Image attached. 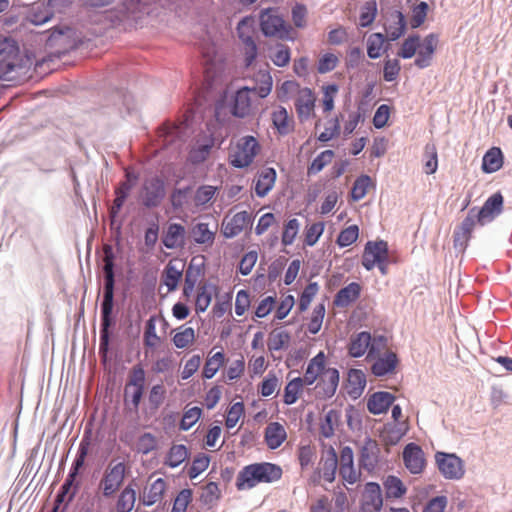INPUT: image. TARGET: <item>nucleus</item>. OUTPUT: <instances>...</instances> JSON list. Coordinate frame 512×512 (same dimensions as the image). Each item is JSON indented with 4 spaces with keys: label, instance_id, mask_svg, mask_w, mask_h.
<instances>
[{
    "label": "nucleus",
    "instance_id": "1",
    "mask_svg": "<svg viewBox=\"0 0 512 512\" xmlns=\"http://www.w3.org/2000/svg\"><path fill=\"white\" fill-rule=\"evenodd\" d=\"M104 296L101 305L102 323L100 330V350L106 351L109 343V327L111 325V314L113 310V295H114V253L110 245H104Z\"/></svg>",
    "mask_w": 512,
    "mask_h": 512
},
{
    "label": "nucleus",
    "instance_id": "2",
    "mask_svg": "<svg viewBox=\"0 0 512 512\" xmlns=\"http://www.w3.org/2000/svg\"><path fill=\"white\" fill-rule=\"evenodd\" d=\"M256 95L250 87L240 88L235 96L233 104L219 101L214 109L215 121L218 125H231L233 119L243 118L250 113L253 96Z\"/></svg>",
    "mask_w": 512,
    "mask_h": 512
},
{
    "label": "nucleus",
    "instance_id": "3",
    "mask_svg": "<svg viewBox=\"0 0 512 512\" xmlns=\"http://www.w3.org/2000/svg\"><path fill=\"white\" fill-rule=\"evenodd\" d=\"M280 466L269 463H253L243 467L237 475L236 487L238 490L251 489L260 483H272L282 477Z\"/></svg>",
    "mask_w": 512,
    "mask_h": 512
},
{
    "label": "nucleus",
    "instance_id": "4",
    "mask_svg": "<svg viewBox=\"0 0 512 512\" xmlns=\"http://www.w3.org/2000/svg\"><path fill=\"white\" fill-rule=\"evenodd\" d=\"M259 24L262 33L266 37L279 40H294V29L284 19L279 8L270 7L263 9L259 15Z\"/></svg>",
    "mask_w": 512,
    "mask_h": 512
},
{
    "label": "nucleus",
    "instance_id": "5",
    "mask_svg": "<svg viewBox=\"0 0 512 512\" xmlns=\"http://www.w3.org/2000/svg\"><path fill=\"white\" fill-rule=\"evenodd\" d=\"M23 69L19 48L8 39L0 40V79L15 80Z\"/></svg>",
    "mask_w": 512,
    "mask_h": 512
},
{
    "label": "nucleus",
    "instance_id": "6",
    "mask_svg": "<svg viewBox=\"0 0 512 512\" xmlns=\"http://www.w3.org/2000/svg\"><path fill=\"white\" fill-rule=\"evenodd\" d=\"M260 151V145L253 136L240 138L230 147L228 160L236 168H245L251 165Z\"/></svg>",
    "mask_w": 512,
    "mask_h": 512
},
{
    "label": "nucleus",
    "instance_id": "7",
    "mask_svg": "<svg viewBox=\"0 0 512 512\" xmlns=\"http://www.w3.org/2000/svg\"><path fill=\"white\" fill-rule=\"evenodd\" d=\"M386 346L387 340L385 337L379 336L372 339L369 332L363 331L351 337L348 353L350 356L358 358L368 352L367 358H372L375 354L385 350Z\"/></svg>",
    "mask_w": 512,
    "mask_h": 512
},
{
    "label": "nucleus",
    "instance_id": "8",
    "mask_svg": "<svg viewBox=\"0 0 512 512\" xmlns=\"http://www.w3.org/2000/svg\"><path fill=\"white\" fill-rule=\"evenodd\" d=\"M126 472L124 462L111 461L108 464L99 482V489L103 496L109 498L115 495L124 482Z\"/></svg>",
    "mask_w": 512,
    "mask_h": 512
},
{
    "label": "nucleus",
    "instance_id": "9",
    "mask_svg": "<svg viewBox=\"0 0 512 512\" xmlns=\"http://www.w3.org/2000/svg\"><path fill=\"white\" fill-rule=\"evenodd\" d=\"M145 388V371L141 365H135L131 369L128 382L125 386V404L132 405L134 411L138 410Z\"/></svg>",
    "mask_w": 512,
    "mask_h": 512
},
{
    "label": "nucleus",
    "instance_id": "10",
    "mask_svg": "<svg viewBox=\"0 0 512 512\" xmlns=\"http://www.w3.org/2000/svg\"><path fill=\"white\" fill-rule=\"evenodd\" d=\"M339 475L344 483L354 485L360 481L361 471L354 466V453L351 447L345 446L340 450Z\"/></svg>",
    "mask_w": 512,
    "mask_h": 512
},
{
    "label": "nucleus",
    "instance_id": "11",
    "mask_svg": "<svg viewBox=\"0 0 512 512\" xmlns=\"http://www.w3.org/2000/svg\"><path fill=\"white\" fill-rule=\"evenodd\" d=\"M388 261V245L387 242L368 241L364 247L362 255V265L367 270H372L377 263Z\"/></svg>",
    "mask_w": 512,
    "mask_h": 512
},
{
    "label": "nucleus",
    "instance_id": "12",
    "mask_svg": "<svg viewBox=\"0 0 512 512\" xmlns=\"http://www.w3.org/2000/svg\"><path fill=\"white\" fill-rule=\"evenodd\" d=\"M436 462L440 472L447 479H460L464 475L463 462L454 454L438 452Z\"/></svg>",
    "mask_w": 512,
    "mask_h": 512
},
{
    "label": "nucleus",
    "instance_id": "13",
    "mask_svg": "<svg viewBox=\"0 0 512 512\" xmlns=\"http://www.w3.org/2000/svg\"><path fill=\"white\" fill-rule=\"evenodd\" d=\"M374 360L371 366V372L376 377H384L396 373V368L399 363L396 353L392 351H385L381 355V351L370 358Z\"/></svg>",
    "mask_w": 512,
    "mask_h": 512
},
{
    "label": "nucleus",
    "instance_id": "14",
    "mask_svg": "<svg viewBox=\"0 0 512 512\" xmlns=\"http://www.w3.org/2000/svg\"><path fill=\"white\" fill-rule=\"evenodd\" d=\"M165 196L163 180L158 177L147 179L143 185L142 199L146 207H156Z\"/></svg>",
    "mask_w": 512,
    "mask_h": 512
},
{
    "label": "nucleus",
    "instance_id": "15",
    "mask_svg": "<svg viewBox=\"0 0 512 512\" xmlns=\"http://www.w3.org/2000/svg\"><path fill=\"white\" fill-rule=\"evenodd\" d=\"M503 209V196L500 192H497L490 196L477 213L474 211L475 218L480 225L494 220Z\"/></svg>",
    "mask_w": 512,
    "mask_h": 512
},
{
    "label": "nucleus",
    "instance_id": "16",
    "mask_svg": "<svg viewBox=\"0 0 512 512\" xmlns=\"http://www.w3.org/2000/svg\"><path fill=\"white\" fill-rule=\"evenodd\" d=\"M403 461L405 467L412 474H420L426 466V459L422 448L415 444L409 443L403 450Z\"/></svg>",
    "mask_w": 512,
    "mask_h": 512
},
{
    "label": "nucleus",
    "instance_id": "17",
    "mask_svg": "<svg viewBox=\"0 0 512 512\" xmlns=\"http://www.w3.org/2000/svg\"><path fill=\"white\" fill-rule=\"evenodd\" d=\"M251 223V215L247 211H241L230 218L225 217L221 230L226 238H233L242 233Z\"/></svg>",
    "mask_w": 512,
    "mask_h": 512
},
{
    "label": "nucleus",
    "instance_id": "18",
    "mask_svg": "<svg viewBox=\"0 0 512 512\" xmlns=\"http://www.w3.org/2000/svg\"><path fill=\"white\" fill-rule=\"evenodd\" d=\"M379 454L380 448L377 442L372 439H367L360 450V468L372 473L378 465Z\"/></svg>",
    "mask_w": 512,
    "mask_h": 512
},
{
    "label": "nucleus",
    "instance_id": "19",
    "mask_svg": "<svg viewBox=\"0 0 512 512\" xmlns=\"http://www.w3.org/2000/svg\"><path fill=\"white\" fill-rule=\"evenodd\" d=\"M437 45L438 36L434 33L427 35L418 47L419 50L414 64L420 69L430 66Z\"/></svg>",
    "mask_w": 512,
    "mask_h": 512
},
{
    "label": "nucleus",
    "instance_id": "20",
    "mask_svg": "<svg viewBox=\"0 0 512 512\" xmlns=\"http://www.w3.org/2000/svg\"><path fill=\"white\" fill-rule=\"evenodd\" d=\"M315 94L308 88L303 87L295 98V108L301 121L309 119L314 114Z\"/></svg>",
    "mask_w": 512,
    "mask_h": 512
},
{
    "label": "nucleus",
    "instance_id": "21",
    "mask_svg": "<svg viewBox=\"0 0 512 512\" xmlns=\"http://www.w3.org/2000/svg\"><path fill=\"white\" fill-rule=\"evenodd\" d=\"M475 208H472L467 217L462 221L461 225L454 231V247L464 250L471 238L475 227L476 218L474 215Z\"/></svg>",
    "mask_w": 512,
    "mask_h": 512
},
{
    "label": "nucleus",
    "instance_id": "22",
    "mask_svg": "<svg viewBox=\"0 0 512 512\" xmlns=\"http://www.w3.org/2000/svg\"><path fill=\"white\" fill-rule=\"evenodd\" d=\"M184 268L185 262L182 259L175 258L168 262L162 275L163 283L167 286L168 291L177 288L179 281L182 279Z\"/></svg>",
    "mask_w": 512,
    "mask_h": 512
},
{
    "label": "nucleus",
    "instance_id": "23",
    "mask_svg": "<svg viewBox=\"0 0 512 512\" xmlns=\"http://www.w3.org/2000/svg\"><path fill=\"white\" fill-rule=\"evenodd\" d=\"M277 173L274 168L260 170L254 179V190L258 197H265L274 187Z\"/></svg>",
    "mask_w": 512,
    "mask_h": 512
},
{
    "label": "nucleus",
    "instance_id": "24",
    "mask_svg": "<svg viewBox=\"0 0 512 512\" xmlns=\"http://www.w3.org/2000/svg\"><path fill=\"white\" fill-rule=\"evenodd\" d=\"M167 489V482L163 478H157L153 482L148 483L142 494V503L145 506H152L160 502Z\"/></svg>",
    "mask_w": 512,
    "mask_h": 512
},
{
    "label": "nucleus",
    "instance_id": "25",
    "mask_svg": "<svg viewBox=\"0 0 512 512\" xmlns=\"http://www.w3.org/2000/svg\"><path fill=\"white\" fill-rule=\"evenodd\" d=\"M287 439L285 427L279 422L269 423L264 431V440L268 448L274 450L279 448Z\"/></svg>",
    "mask_w": 512,
    "mask_h": 512
},
{
    "label": "nucleus",
    "instance_id": "26",
    "mask_svg": "<svg viewBox=\"0 0 512 512\" xmlns=\"http://www.w3.org/2000/svg\"><path fill=\"white\" fill-rule=\"evenodd\" d=\"M395 400L394 395L389 392H376L370 396L367 402L368 411L372 414L386 412Z\"/></svg>",
    "mask_w": 512,
    "mask_h": 512
},
{
    "label": "nucleus",
    "instance_id": "27",
    "mask_svg": "<svg viewBox=\"0 0 512 512\" xmlns=\"http://www.w3.org/2000/svg\"><path fill=\"white\" fill-rule=\"evenodd\" d=\"M361 293V286L356 282H352L347 286L340 289L333 300V304L336 307L345 308L348 307L351 303L355 302Z\"/></svg>",
    "mask_w": 512,
    "mask_h": 512
},
{
    "label": "nucleus",
    "instance_id": "28",
    "mask_svg": "<svg viewBox=\"0 0 512 512\" xmlns=\"http://www.w3.org/2000/svg\"><path fill=\"white\" fill-rule=\"evenodd\" d=\"M172 342L178 349H189L196 341V332L193 327L183 324L172 331Z\"/></svg>",
    "mask_w": 512,
    "mask_h": 512
},
{
    "label": "nucleus",
    "instance_id": "29",
    "mask_svg": "<svg viewBox=\"0 0 512 512\" xmlns=\"http://www.w3.org/2000/svg\"><path fill=\"white\" fill-rule=\"evenodd\" d=\"M325 362L326 357L322 351L309 361L304 376L301 377L306 382V385H312L319 376L324 374Z\"/></svg>",
    "mask_w": 512,
    "mask_h": 512
},
{
    "label": "nucleus",
    "instance_id": "30",
    "mask_svg": "<svg viewBox=\"0 0 512 512\" xmlns=\"http://www.w3.org/2000/svg\"><path fill=\"white\" fill-rule=\"evenodd\" d=\"M215 348H213L210 353L208 354L203 370H202V377L204 379H211L213 378L216 373L219 371L221 367L224 366L226 358L225 353L221 349L220 351L214 352Z\"/></svg>",
    "mask_w": 512,
    "mask_h": 512
},
{
    "label": "nucleus",
    "instance_id": "31",
    "mask_svg": "<svg viewBox=\"0 0 512 512\" xmlns=\"http://www.w3.org/2000/svg\"><path fill=\"white\" fill-rule=\"evenodd\" d=\"M406 30V21L400 11H394L390 14L385 26L386 34L391 41L399 39Z\"/></svg>",
    "mask_w": 512,
    "mask_h": 512
},
{
    "label": "nucleus",
    "instance_id": "32",
    "mask_svg": "<svg viewBox=\"0 0 512 512\" xmlns=\"http://www.w3.org/2000/svg\"><path fill=\"white\" fill-rule=\"evenodd\" d=\"M255 85L251 87L253 92L256 94L258 98H266L273 86L272 76L268 70V67L265 69L259 70L253 77Z\"/></svg>",
    "mask_w": 512,
    "mask_h": 512
},
{
    "label": "nucleus",
    "instance_id": "33",
    "mask_svg": "<svg viewBox=\"0 0 512 512\" xmlns=\"http://www.w3.org/2000/svg\"><path fill=\"white\" fill-rule=\"evenodd\" d=\"M185 233V228L181 224H170L162 239L164 246L168 249L182 247L184 245Z\"/></svg>",
    "mask_w": 512,
    "mask_h": 512
},
{
    "label": "nucleus",
    "instance_id": "34",
    "mask_svg": "<svg viewBox=\"0 0 512 512\" xmlns=\"http://www.w3.org/2000/svg\"><path fill=\"white\" fill-rule=\"evenodd\" d=\"M363 504L374 511H379L382 508L383 498L381 488L378 483L368 482L365 485L363 492Z\"/></svg>",
    "mask_w": 512,
    "mask_h": 512
},
{
    "label": "nucleus",
    "instance_id": "35",
    "mask_svg": "<svg viewBox=\"0 0 512 512\" xmlns=\"http://www.w3.org/2000/svg\"><path fill=\"white\" fill-rule=\"evenodd\" d=\"M202 120L203 113L200 110V105L194 104L183 112L178 125L165 126L164 128H192L201 125Z\"/></svg>",
    "mask_w": 512,
    "mask_h": 512
},
{
    "label": "nucleus",
    "instance_id": "36",
    "mask_svg": "<svg viewBox=\"0 0 512 512\" xmlns=\"http://www.w3.org/2000/svg\"><path fill=\"white\" fill-rule=\"evenodd\" d=\"M503 154L500 148L492 147L483 156L482 170L485 173H494L503 166Z\"/></svg>",
    "mask_w": 512,
    "mask_h": 512
},
{
    "label": "nucleus",
    "instance_id": "37",
    "mask_svg": "<svg viewBox=\"0 0 512 512\" xmlns=\"http://www.w3.org/2000/svg\"><path fill=\"white\" fill-rule=\"evenodd\" d=\"M291 336L289 332L283 329H274L270 332L268 337V350L271 353L285 350L289 347Z\"/></svg>",
    "mask_w": 512,
    "mask_h": 512
},
{
    "label": "nucleus",
    "instance_id": "38",
    "mask_svg": "<svg viewBox=\"0 0 512 512\" xmlns=\"http://www.w3.org/2000/svg\"><path fill=\"white\" fill-rule=\"evenodd\" d=\"M338 465V456L335 449L330 446L326 451V458L322 461L321 472L325 481L332 483L335 480V475Z\"/></svg>",
    "mask_w": 512,
    "mask_h": 512
},
{
    "label": "nucleus",
    "instance_id": "39",
    "mask_svg": "<svg viewBox=\"0 0 512 512\" xmlns=\"http://www.w3.org/2000/svg\"><path fill=\"white\" fill-rule=\"evenodd\" d=\"M75 480L76 478H71V475L68 474L64 484L60 489V492L56 497L54 511L60 509L61 504H64V507H66L67 504L73 500L77 492V485L74 486Z\"/></svg>",
    "mask_w": 512,
    "mask_h": 512
},
{
    "label": "nucleus",
    "instance_id": "40",
    "mask_svg": "<svg viewBox=\"0 0 512 512\" xmlns=\"http://www.w3.org/2000/svg\"><path fill=\"white\" fill-rule=\"evenodd\" d=\"M348 393L354 397L362 394L366 387V376L362 370L350 369L347 375Z\"/></svg>",
    "mask_w": 512,
    "mask_h": 512
},
{
    "label": "nucleus",
    "instance_id": "41",
    "mask_svg": "<svg viewBox=\"0 0 512 512\" xmlns=\"http://www.w3.org/2000/svg\"><path fill=\"white\" fill-rule=\"evenodd\" d=\"M305 385L306 382L301 377L290 380L284 388L283 402L286 405L294 404L299 399Z\"/></svg>",
    "mask_w": 512,
    "mask_h": 512
},
{
    "label": "nucleus",
    "instance_id": "42",
    "mask_svg": "<svg viewBox=\"0 0 512 512\" xmlns=\"http://www.w3.org/2000/svg\"><path fill=\"white\" fill-rule=\"evenodd\" d=\"M188 449L183 444H175L169 449L164 464L175 468L181 465L188 458Z\"/></svg>",
    "mask_w": 512,
    "mask_h": 512
},
{
    "label": "nucleus",
    "instance_id": "43",
    "mask_svg": "<svg viewBox=\"0 0 512 512\" xmlns=\"http://www.w3.org/2000/svg\"><path fill=\"white\" fill-rule=\"evenodd\" d=\"M325 312L326 309L324 303H319L313 308V311L306 323V330L308 333L314 335L321 330Z\"/></svg>",
    "mask_w": 512,
    "mask_h": 512
},
{
    "label": "nucleus",
    "instance_id": "44",
    "mask_svg": "<svg viewBox=\"0 0 512 512\" xmlns=\"http://www.w3.org/2000/svg\"><path fill=\"white\" fill-rule=\"evenodd\" d=\"M136 502V491L131 485L126 486L120 493L117 503V512H131Z\"/></svg>",
    "mask_w": 512,
    "mask_h": 512
},
{
    "label": "nucleus",
    "instance_id": "45",
    "mask_svg": "<svg viewBox=\"0 0 512 512\" xmlns=\"http://www.w3.org/2000/svg\"><path fill=\"white\" fill-rule=\"evenodd\" d=\"M383 485L388 498H401L407 491L402 480L394 475H389Z\"/></svg>",
    "mask_w": 512,
    "mask_h": 512
},
{
    "label": "nucleus",
    "instance_id": "46",
    "mask_svg": "<svg viewBox=\"0 0 512 512\" xmlns=\"http://www.w3.org/2000/svg\"><path fill=\"white\" fill-rule=\"evenodd\" d=\"M90 448V440L87 437H84L78 448L77 456L72 464L71 470L69 474L71 475V478H76L79 470L84 466L85 459L88 455Z\"/></svg>",
    "mask_w": 512,
    "mask_h": 512
},
{
    "label": "nucleus",
    "instance_id": "47",
    "mask_svg": "<svg viewBox=\"0 0 512 512\" xmlns=\"http://www.w3.org/2000/svg\"><path fill=\"white\" fill-rule=\"evenodd\" d=\"M335 154L332 150H325L321 152L308 166L307 175H316L321 172L327 165H329Z\"/></svg>",
    "mask_w": 512,
    "mask_h": 512
},
{
    "label": "nucleus",
    "instance_id": "48",
    "mask_svg": "<svg viewBox=\"0 0 512 512\" xmlns=\"http://www.w3.org/2000/svg\"><path fill=\"white\" fill-rule=\"evenodd\" d=\"M143 342L145 348L147 349H154L161 342V338L157 335L156 332V320L154 317H150L146 322Z\"/></svg>",
    "mask_w": 512,
    "mask_h": 512
},
{
    "label": "nucleus",
    "instance_id": "49",
    "mask_svg": "<svg viewBox=\"0 0 512 512\" xmlns=\"http://www.w3.org/2000/svg\"><path fill=\"white\" fill-rule=\"evenodd\" d=\"M194 241L198 244H212L215 232L209 230L207 223H197L191 230Z\"/></svg>",
    "mask_w": 512,
    "mask_h": 512
},
{
    "label": "nucleus",
    "instance_id": "50",
    "mask_svg": "<svg viewBox=\"0 0 512 512\" xmlns=\"http://www.w3.org/2000/svg\"><path fill=\"white\" fill-rule=\"evenodd\" d=\"M302 88L303 87H300L298 82L293 80H286L279 87H277V98L282 102H286L293 97L296 98Z\"/></svg>",
    "mask_w": 512,
    "mask_h": 512
},
{
    "label": "nucleus",
    "instance_id": "51",
    "mask_svg": "<svg viewBox=\"0 0 512 512\" xmlns=\"http://www.w3.org/2000/svg\"><path fill=\"white\" fill-rule=\"evenodd\" d=\"M157 448V438L149 432L141 434L135 442V449L138 453L148 454Z\"/></svg>",
    "mask_w": 512,
    "mask_h": 512
},
{
    "label": "nucleus",
    "instance_id": "52",
    "mask_svg": "<svg viewBox=\"0 0 512 512\" xmlns=\"http://www.w3.org/2000/svg\"><path fill=\"white\" fill-rule=\"evenodd\" d=\"M385 37L382 33H373L367 40V54L371 59H377L381 56Z\"/></svg>",
    "mask_w": 512,
    "mask_h": 512
},
{
    "label": "nucleus",
    "instance_id": "53",
    "mask_svg": "<svg viewBox=\"0 0 512 512\" xmlns=\"http://www.w3.org/2000/svg\"><path fill=\"white\" fill-rule=\"evenodd\" d=\"M377 15V3L376 1H367L361 8L359 15V26L369 27L374 22Z\"/></svg>",
    "mask_w": 512,
    "mask_h": 512
},
{
    "label": "nucleus",
    "instance_id": "54",
    "mask_svg": "<svg viewBox=\"0 0 512 512\" xmlns=\"http://www.w3.org/2000/svg\"><path fill=\"white\" fill-rule=\"evenodd\" d=\"M372 181L371 178L367 175H362L358 177L352 187L351 197L354 201H359L363 199L368 193V189L371 186Z\"/></svg>",
    "mask_w": 512,
    "mask_h": 512
},
{
    "label": "nucleus",
    "instance_id": "55",
    "mask_svg": "<svg viewBox=\"0 0 512 512\" xmlns=\"http://www.w3.org/2000/svg\"><path fill=\"white\" fill-rule=\"evenodd\" d=\"M325 229V224L322 221L307 225L304 232V243L307 246H314Z\"/></svg>",
    "mask_w": 512,
    "mask_h": 512
},
{
    "label": "nucleus",
    "instance_id": "56",
    "mask_svg": "<svg viewBox=\"0 0 512 512\" xmlns=\"http://www.w3.org/2000/svg\"><path fill=\"white\" fill-rule=\"evenodd\" d=\"M339 415L335 410H330L326 413L324 420L320 425V435L325 438H330L334 434L335 426H337Z\"/></svg>",
    "mask_w": 512,
    "mask_h": 512
},
{
    "label": "nucleus",
    "instance_id": "57",
    "mask_svg": "<svg viewBox=\"0 0 512 512\" xmlns=\"http://www.w3.org/2000/svg\"><path fill=\"white\" fill-rule=\"evenodd\" d=\"M213 146H214V141L212 139H210L207 143L193 148L189 153V157H188L189 161L192 164H200V163L204 162L208 158V156L210 154V150Z\"/></svg>",
    "mask_w": 512,
    "mask_h": 512
},
{
    "label": "nucleus",
    "instance_id": "58",
    "mask_svg": "<svg viewBox=\"0 0 512 512\" xmlns=\"http://www.w3.org/2000/svg\"><path fill=\"white\" fill-rule=\"evenodd\" d=\"M419 46H420V37L418 35L409 36L403 42L397 55L403 59H410L416 54Z\"/></svg>",
    "mask_w": 512,
    "mask_h": 512
},
{
    "label": "nucleus",
    "instance_id": "59",
    "mask_svg": "<svg viewBox=\"0 0 512 512\" xmlns=\"http://www.w3.org/2000/svg\"><path fill=\"white\" fill-rule=\"evenodd\" d=\"M245 408L243 402L233 403L226 415L225 425L228 429L234 428L239 420L244 416Z\"/></svg>",
    "mask_w": 512,
    "mask_h": 512
},
{
    "label": "nucleus",
    "instance_id": "60",
    "mask_svg": "<svg viewBox=\"0 0 512 512\" xmlns=\"http://www.w3.org/2000/svg\"><path fill=\"white\" fill-rule=\"evenodd\" d=\"M359 237V227L357 225H350L343 229L336 240V243L340 247H347L356 242Z\"/></svg>",
    "mask_w": 512,
    "mask_h": 512
},
{
    "label": "nucleus",
    "instance_id": "61",
    "mask_svg": "<svg viewBox=\"0 0 512 512\" xmlns=\"http://www.w3.org/2000/svg\"><path fill=\"white\" fill-rule=\"evenodd\" d=\"M338 90L339 88L336 84H328L322 87V106L324 113H329L334 109V99Z\"/></svg>",
    "mask_w": 512,
    "mask_h": 512
},
{
    "label": "nucleus",
    "instance_id": "62",
    "mask_svg": "<svg viewBox=\"0 0 512 512\" xmlns=\"http://www.w3.org/2000/svg\"><path fill=\"white\" fill-rule=\"evenodd\" d=\"M272 62L278 67H285L291 59L290 48L284 44H277L275 52L270 55Z\"/></svg>",
    "mask_w": 512,
    "mask_h": 512
},
{
    "label": "nucleus",
    "instance_id": "63",
    "mask_svg": "<svg viewBox=\"0 0 512 512\" xmlns=\"http://www.w3.org/2000/svg\"><path fill=\"white\" fill-rule=\"evenodd\" d=\"M271 121L274 128H288L292 122L287 110L282 106H277L271 112Z\"/></svg>",
    "mask_w": 512,
    "mask_h": 512
},
{
    "label": "nucleus",
    "instance_id": "64",
    "mask_svg": "<svg viewBox=\"0 0 512 512\" xmlns=\"http://www.w3.org/2000/svg\"><path fill=\"white\" fill-rule=\"evenodd\" d=\"M280 387V382L278 377L273 374L269 373L261 382L259 386V393L263 397H269L271 396L275 391H277Z\"/></svg>",
    "mask_w": 512,
    "mask_h": 512
}]
</instances>
